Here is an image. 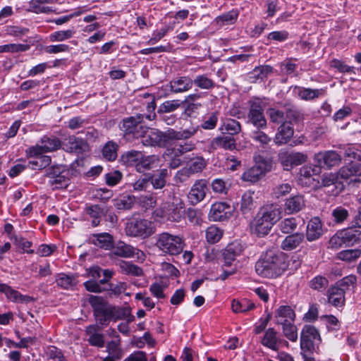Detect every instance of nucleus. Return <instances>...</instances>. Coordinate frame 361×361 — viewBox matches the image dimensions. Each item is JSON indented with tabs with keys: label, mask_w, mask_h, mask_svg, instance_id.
Here are the masks:
<instances>
[{
	"label": "nucleus",
	"mask_w": 361,
	"mask_h": 361,
	"mask_svg": "<svg viewBox=\"0 0 361 361\" xmlns=\"http://www.w3.org/2000/svg\"><path fill=\"white\" fill-rule=\"evenodd\" d=\"M298 221L295 217H288L281 220L279 225V231L284 234H292L298 227Z\"/></svg>",
	"instance_id": "c03bdc74"
},
{
	"label": "nucleus",
	"mask_w": 361,
	"mask_h": 361,
	"mask_svg": "<svg viewBox=\"0 0 361 361\" xmlns=\"http://www.w3.org/2000/svg\"><path fill=\"white\" fill-rule=\"evenodd\" d=\"M184 214V202L180 200L175 202H166L161 203L155 209L152 215L156 218H160L172 222H180Z\"/></svg>",
	"instance_id": "423d86ee"
},
{
	"label": "nucleus",
	"mask_w": 361,
	"mask_h": 361,
	"mask_svg": "<svg viewBox=\"0 0 361 361\" xmlns=\"http://www.w3.org/2000/svg\"><path fill=\"white\" fill-rule=\"evenodd\" d=\"M276 334L277 333L274 328H269L262 338V344L272 350H279V344L282 342V340L279 338Z\"/></svg>",
	"instance_id": "2f4dec72"
},
{
	"label": "nucleus",
	"mask_w": 361,
	"mask_h": 361,
	"mask_svg": "<svg viewBox=\"0 0 361 361\" xmlns=\"http://www.w3.org/2000/svg\"><path fill=\"white\" fill-rule=\"evenodd\" d=\"M249 111L247 123L253 125L258 130L267 127V119L264 116V105L259 98H255L248 102Z\"/></svg>",
	"instance_id": "6e6552de"
},
{
	"label": "nucleus",
	"mask_w": 361,
	"mask_h": 361,
	"mask_svg": "<svg viewBox=\"0 0 361 361\" xmlns=\"http://www.w3.org/2000/svg\"><path fill=\"white\" fill-rule=\"evenodd\" d=\"M149 185H152L154 190L163 189L167 183L169 171L167 169H161L154 173H147Z\"/></svg>",
	"instance_id": "6ab92c4d"
},
{
	"label": "nucleus",
	"mask_w": 361,
	"mask_h": 361,
	"mask_svg": "<svg viewBox=\"0 0 361 361\" xmlns=\"http://www.w3.org/2000/svg\"><path fill=\"white\" fill-rule=\"evenodd\" d=\"M145 115L136 114L133 116L123 118L119 123L118 128L122 133L123 137L132 142L136 139H141L144 146L166 147L175 140L188 138L195 135L197 129L192 128L177 131L173 128H168L165 131L153 128L148 133L149 128L144 122Z\"/></svg>",
	"instance_id": "f257e3e1"
},
{
	"label": "nucleus",
	"mask_w": 361,
	"mask_h": 361,
	"mask_svg": "<svg viewBox=\"0 0 361 361\" xmlns=\"http://www.w3.org/2000/svg\"><path fill=\"white\" fill-rule=\"evenodd\" d=\"M335 285H336L338 287L342 288L344 289V290H347L350 289V287H355L357 285V277L356 276L353 274H350L348 276H346L341 279V280L338 281Z\"/></svg>",
	"instance_id": "e2e57ef3"
},
{
	"label": "nucleus",
	"mask_w": 361,
	"mask_h": 361,
	"mask_svg": "<svg viewBox=\"0 0 361 361\" xmlns=\"http://www.w3.org/2000/svg\"><path fill=\"white\" fill-rule=\"evenodd\" d=\"M342 160V157L336 151L329 150L316 154L314 161L320 169H330L338 166Z\"/></svg>",
	"instance_id": "f8f14e48"
},
{
	"label": "nucleus",
	"mask_w": 361,
	"mask_h": 361,
	"mask_svg": "<svg viewBox=\"0 0 361 361\" xmlns=\"http://www.w3.org/2000/svg\"><path fill=\"white\" fill-rule=\"evenodd\" d=\"M309 287L318 292H323L329 286V280L325 276L317 275L308 283Z\"/></svg>",
	"instance_id": "49530a36"
},
{
	"label": "nucleus",
	"mask_w": 361,
	"mask_h": 361,
	"mask_svg": "<svg viewBox=\"0 0 361 361\" xmlns=\"http://www.w3.org/2000/svg\"><path fill=\"white\" fill-rule=\"evenodd\" d=\"M254 192L246 191L241 197L240 210L243 214H249L255 207L253 198Z\"/></svg>",
	"instance_id": "ea45409f"
},
{
	"label": "nucleus",
	"mask_w": 361,
	"mask_h": 361,
	"mask_svg": "<svg viewBox=\"0 0 361 361\" xmlns=\"http://www.w3.org/2000/svg\"><path fill=\"white\" fill-rule=\"evenodd\" d=\"M169 87L173 93H183L192 89V79L188 76H178L169 82Z\"/></svg>",
	"instance_id": "aec40b11"
},
{
	"label": "nucleus",
	"mask_w": 361,
	"mask_h": 361,
	"mask_svg": "<svg viewBox=\"0 0 361 361\" xmlns=\"http://www.w3.org/2000/svg\"><path fill=\"white\" fill-rule=\"evenodd\" d=\"M69 184L70 179L62 173L49 180V185L53 190L66 188Z\"/></svg>",
	"instance_id": "6e6d98bb"
},
{
	"label": "nucleus",
	"mask_w": 361,
	"mask_h": 361,
	"mask_svg": "<svg viewBox=\"0 0 361 361\" xmlns=\"http://www.w3.org/2000/svg\"><path fill=\"white\" fill-rule=\"evenodd\" d=\"M272 169V161L269 159H262L256 163L250 169L245 171L242 175L244 181L255 183L264 174Z\"/></svg>",
	"instance_id": "9b49d317"
},
{
	"label": "nucleus",
	"mask_w": 361,
	"mask_h": 361,
	"mask_svg": "<svg viewBox=\"0 0 361 361\" xmlns=\"http://www.w3.org/2000/svg\"><path fill=\"white\" fill-rule=\"evenodd\" d=\"M111 249L113 250L112 253L114 255L121 257H134L136 256L138 259H141L145 257V254L142 251L123 241H118L115 245H113Z\"/></svg>",
	"instance_id": "dca6fc26"
},
{
	"label": "nucleus",
	"mask_w": 361,
	"mask_h": 361,
	"mask_svg": "<svg viewBox=\"0 0 361 361\" xmlns=\"http://www.w3.org/2000/svg\"><path fill=\"white\" fill-rule=\"evenodd\" d=\"M243 250V245L238 241H233L229 243L225 248L223 256L224 259V265L230 266L235 258L239 256Z\"/></svg>",
	"instance_id": "393cba45"
},
{
	"label": "nucleus",
	"mask_w": 361,
	"mask_h": 361,
	"mask_svg": "<svg viewBox=\"0 0 361 361\" xmlns=\"http://www.w3.org/2000/svg\"><path fill=\"white\" fill-rule=\"evenodd\" d=\"M267 114L269 117L271 122L274 123H280L285 120V114L283 111L276 108H269Z\"/></svg>",
	"instance_id": "0e129e2a"
},
{
	"label": "nucleus",
	"mask_w": 361,
	"mask_h": 361,
	"mask_svg": "<svg viewBox=\"0 0 361 361\" xmlns=\"http://www.w3.org/2000/svg\"><path fill=\"white\" fill-rule=\"evenodd\" d=\"M345 245H353L361 240V231L348 228L341 231Z\"/></svg>",
	"instance_id": "a19ab883"
},
{
	"label": "nucleus",
	"mask_w": 361,
	"mask_h": 361,
	"mask_svg": "<svg viewBox=\"0 0 361 361\" xmlns=\"http://www.w3.org/2000/svg\"><path fill=\"white\" fill-rule=\"evenodd\" d=\"M361 255V250L360 249H350L342 250L338 253V258L341 260L345 262H352Z\"/></svg>",
	"instance_id": "3c124183"
},
{
	"label": "nucleus",
	"mask_w": 361,
	"mask_h": 361,
	"mask_svg": "<svg viewBox=\"0 0 361 361\" xmlns=\"http://www.w3.org/2000/svg\"><path fill=\"white\" fill-rule=\"evenodd\" d=\"M294 130L290 123H283L278 128L274 139L277 145L287 143L293 137Z\"/></svg>",
	"instance_id": "bb28decb"
},
{
	"label": "nucleus",
	"mask_w": 361,
	"mask_h": 361,
	"mask_svg": "<svg viewBox=\"0 0 361 361\" xmlns=\"http://www.w3.org/2000/svg\"><path fill=\"white\" fill-rule=\"evenodd\" d=\"M155 232V228L151 221L144 219H133L126 226V233L132 237L146 238Z\"/></svg>",
	"instance_id": "0eeeda50"
},
{
	"label": "nucleus",
	"mask_w": 361,
	"mask_h": 361,
	"mask_svg": "<svg viewBox=\"0 0 361 361\" xmlns=\"http://www.w3.org/2000/svg\"><path fill=\"white\" fill-rule=\"evenodd\" d=\"M88 302L91 305L94 317L97 324L103 326L111 321L124 319L129 314L130 306L120 307L109 304L102 297L90 295Z\"/></svg>",
	"instance_id": "f03ea898"
},
{
	"label": "nucleus",
	"mask_w": 361,
	"mask_h": 361,
	"mask_svg": "<svg viewBox=\"0 0 361 361\" xmlns=\"http://www.w3.org/2000/svg\"><path fill=\"white\" fill-rule=\"evenodd\" d=\"M286 269L283 257L273 250L266 252L255 264L257 274L266 278H276Z\"/></svg>",
	"instance_id": "20e7f679"
},
{
	"label": "nucleus",
	"mask_w": 361,
	"mask_h": 361,
	"mask_svg": "<svg viewBox=\"0 0 361 361\" xmlns=\"http://www.w3.org/2000/svg\"><path fill=\"white\" fill-rule=\"evenodd\" d=\"M305 239L303 233H294L287 235L281 243V248L285 251L296 249Z\"/></svg>",
	"instance_id": "cd10ccee"
},
{
	"label": "nucleus",
	"mask_w": 361,
	"mask_h": 361,
	"mask_svg": "<svg viewBox=\"0 0 361 361\" xmlns=\"http://www.w3.org/2000/svg\"><path fill=\"white\" fill-rule=\"evenodd\" d=\"M332 217L336 224H341L349 216V212L347 209L340 206L332 211Z\"/></svg>",
	"instance_id": "680f3d73"
},
{
	"label": "nucleus",
	"mask_w": 361,
	"mask_h": 361,
	"mask_svg": "<svg viewBox=\"0 0 361 361\" xmlns=\"http://www.w3.org/2000/svg\"><path fill=\"white\" fill-rule=\"evenodd\" d=\"M275 318L278 324L294 322L295 313L290 306L281 305L276 310Z\"/></svg>",
	"instance_id": "c85d7f7f"
},
{
	"label": "nucleus",
	"mask_w": 361,
	"mask_h": 361,
	"mask_svg": "<svg viewBox=\"0 0 361 361\" xmlns=\"http://www.w3.org/2000/svg\"><path fill=\"white\" fill-rule=\"evenodd\" d=\"M118 145L116 142L108 141L102 148V156L109 161H114L118 157Z\"/></svg>",
	"instance_id": "37998d69"
},
{
	"label": "nucleus",
	"mask_w": 361,
	"mask_h": 361,
	"mask_svg": "<svg viewBox=\"0 0 361 361\" xmlns=\"http://www.w3.org/2000/svg\"><path fill=\"white\" fill-rule=\"evenodd\" d=\"M214 149L223 148L226 150L233 151L236 149V140L232 136L223 134L214 138L211 142Z\"/></svg>",
	"instance_id": "c756f323"
},
{
	"label": "nucleus",
	"mask_w": 361,
	"mask_h": 361,
	"mask_svg": "<svg viewBox=\"0 0 361 361\" xmlns=\"http://www.w3.org/2000/svg\"><path fill=\"white\" fill-rule=\"evenodd\" d=\"M203 90H210L216 87V83L213 79L209 78L207 74H199L192 79V85Z\"/></svg>",
	"instance_id": "e433bc0d"
},
{
	"label": "nucleus",
	"mask_w": 361,
	"mask_h": 361,
	"mask_svg": "<svg viewBox=\"0 0 361 361\" xmlns=\"http://www.w3.org/2000/svg\"><path fill=\"white\" fill-rule=\"evenodd\" d=\"M281 325L282 326L284 336L290 341H296L298 339L297 327L293 324V322H287Z\"/></svg>",
	"instance_id": "603ef678"
},
{
	"label": "nucleus",
	"mask_w": 361,
	"mask_h": 361,
	"mask_svg": "<svg viewBox=\"0 0 361 361\" xmlns=\"http://www.w3.org/2000/svg\"><path fill=\"white\" fill-rule=\"evenodd\" d=\"M322 341L319 331L315 326L306 324L300 334V348L304 352L312 353L314 345Z\"/></svg>",
	"instance_id": "9d476101"
},
{
	"label": "nucleus",
	"mask_w": 361,
	"mask_h": 361,
	"mask_svg": "<svg viewBox=\"0 0 361 361\" xmlns=\"http://www.w3.org/2000/svg\"><path fill=\"white\" fill-rule=\"evenodd\" d=\"M233 211V207L226 202H215L211 207L209 216L213 221H223L228 219Z\"/></svg>",
	"instance_id": "4468645a"
},
{
	"label": "nucleus",
	"mask_w": 361,
	"mask_h": 361,
	"mask_svg": "<svg viewBox=\"0 0 361 361\" xmlns=\"http://www.w3.org/2000/svg\"><path fill=\"white\" fill-rule=\"evenodd\" d=\"M89 240L94 245L104 250L111 249L114 245L113 235L106 232L91 234Z\"/></svg>",
	"instance_id": "4be33fe9"
},
{
	"label": "nucleus",
	"mask_w": 361,
	"mask_h": 361,
	"mask_svg": "<svg viewBox=\"0 0 361 361\" xmlns=\"http://www.w3.org/2000/svg\"><path fill=\"white\" fill-rule=\"evenodd\" d=\"M26 155L31 159L27 162V168L32 170H42L48 167L51 163V158L50 156L40 154L38 155L31 156L28 152V149L26 150Z\"/></svg>",
	"instance_id": "5701e85b"
},
{
	"label": "nucleus",
	"mask_w": 361,
	"mask_h": 361,
	"mask_svg": "<svg viewBox=\"0 0 361 361\" xmlns=\"http://www.w3.org/2000/svg\"><path fill=\"white\" fill-rule=\"evenodd\" d=\"M142 155V152L138 150H129L124 152L120 157L119 161L124 166H135L139 162Z\"/></svg>",
	"instance_id": "f704fd0d"
},
{
	"label": "nucleus",
	"mask_w": 361,
	"mask_h": 361,
	"mask_svg": "<svg viewBox=\"0 0 361 361\" xmlns=\"http://www.w3.org/2000/svg\"><path fill=\"white\" fill-rule=\"evenodd\" d=\"M292 190L289 183H281L276 185L272 190V195L276 198H280L288 194Z\"/></svg>",
	"instance_id": "338daca9"
},
{
	"label": "nucleus",
	"mask_w": 361,
	"mask_h": 361,
	"mask_svg": "<svg viewBox=\"0 0 361 361\" xmlns=\"http://www.w3.org/2000/svg\"><path fill=\"white\" fill-rule=\"evenodd\" d=\"M345 292L344 289L336 285L331 286L327 290L329 303L335 307H342L345 302Z\"/></svg>",
	"instance_id": "a211bd4d"
},
{
	"label": "nucleus",
	"mask_w": 361,
	"mask_h": 361,
	"mask_svg": "<svg viewBox=\"0 0 361 361\" xmlns=\"http://www.w3.org/2000/svg\"><path fill=\"white\" fill-rule=\"evenodd\" d=\"M185 166L195 174L201 172L205 168L206 161L202 157H192Z\"/></svg>",
	"instance_id": "de8ad7c7"
},
{
	"label": "nucleus",
	"mask_w": 361,
	"mask_h": 361,
	"mask_svg": "<svg viewBox=\"0 0 361 361\" xmlns=\"http://www.w3.org/2000/svg\"><path fill=\"white\" fill-rule=\"evenodd\" d=\"M122 177L123 175L120 171H111L105 175L106 183L109 186H114L121 181Z\"/></svg>",
	"instance_id": "774afa93"
},
{
	"label": "nucleus",
	"mask_w": 361,
	"mask_h": 361,
	"mask_svg": "<svg viewBox=\"0 0 361 361\" xmlns=\"http://www.w3.org/2000/svg\"><path fill=\"white\" fill-rule=\"evenodd\" d=\"M340 178L350 182H360L361 180V163L350 161L348 164L342 166L338 171Z\"/></svg>",
	"instance_id": "ddd939ff"
},
{
	"label": "nucleus",
	"mask_w": 361,
	"mask_h": 361,
	"mask_svg": "<svg viewBox=\"0 0 361 361\" xmlns=\"http://www.w3.org/2000/svg\"><path fill=\"white\" fill-rule=\"evenodd\" d=\"M281 208L276 204L262 206L250 224L252 233L260 238L267 235L281 218Z\"/></svg>",
	"instance_id": "7ed1b4c3"
},
{
	"label": "nucleus",
	"mask_w": 361,
	"mask_h": 361,
	"mask_svg": "<svg viewBox=\"0 0 361 361\" xmlns=\"http://www.w3.org/2000/svg\"><path fill=\"white\" fill-rule=\"evenodd\" d=\"M219 112L214 111L204 118L201 124V127L205 130H212L216 126L218 121Z\"/></svg>",
	"instance_id": "69168bd1"
},
{
	"label": "nucleus",
	"mask_w": 361,
	"mask_h": 361,
	"mask_svg": "<svg viewBox=\"0 0 361 361\" xmlns=\"http://www.w3.org/2000/svg\"><path fill=\"white\" fill-rule=\"evenodd\" d=\"M323 233L322 222L318 217L310 219L307 226L306 238L308 241L319 239Z\"/></svg>",
	"instance_id": "a878e982"
},
{
	"label": "nucleus",
	"mask_w": 361,
	"mask_h": 361,
	"mask_svg": "<svg viewBox=\"0 0 361 361\" xmlns=\"http://www.w3.org/2000/svg\"><path fill=\"white\" fill-rule=\"evenodd\" d=\"M238 16V12L235 10H232L216 18V22L220 25H231L234 23Z\"/></svg>",
	"instance_id": "8fccbe9b"
},
{
	"label": "nucleus",
	"mask_w": 361,
	"mask_h": 361,
	"mask_svg": "<svg viewBox=\"0 0 361 361\" xmlns=\"http://www.w3.org/2000/svg\"><path fill=\"white\" fill-rule=\"evenodd\" d=\"M30 46L24 44H8L0 46V53L4 52H23L29 50Z\"/></svg>",
	"instance_id": "5fc2aeb1"
},
{
	"label": "nucleus",
	"mask_w": 361,
	"mask_h": 361,
	"mask_svg": "<svg viewBox=\"0 0 361 361\" xmlns=\"http://www.w3.org/2000/svg\"><path fill=\"white\" fill-rule=\"evenodd\" d=\"M40 145H36L28 148L31 156L38 155L48 152H53L62 146V142L54 135H45L39 140Z\"/></svg>",
	"instance_id": "1a4fd4ad"
},
{
	"label": "nucleus",
	"mask_w": 361,
	"mask_h": 361,
	"mask_svg": "<svg viewBox=\"0 0 361 361\" xmlns=\"http://www.w3.org/2000/svg\"><path fill=\"white\" fill-rule=\"evenodd\" d=\"M219 130L223 134L228 136L238 135L241 131V125L239 121L233 118H226L221 124Z\"/></svg>",
	"instance_id": "72a5a7b5"
},
{
	"label": "nucleus",
	"mask_w": 361,
	"mask_h": 361,
	"mask_svg": "<svg viewBox=\"0 0 361 361\" xmlns=\"http://www.w3.org/2000/svg\"><path fill=\"white\" fill-rule=\"evenodd\" d=\"M180 106L178 100H167L158 107L157 114H171L178 109Z\"/></svg>",
	"instance_id": "13d9d810"
},
{
	"label": "nucleus",
	"mask_w": 361,
	"mask_h": 361,
	"mask_svg": "<svg viewBox=\"0 0 361 361\" xmlns=\"http://www.w3.org/2000/svg\"><path fill=\"white\" fill-rule=\"evenodd\" d=\"M323 89L298 87V96L304 100H310L324 94Z\"/></svg>",
	"instance_id": "a18cd8bd"
},
{
	"label": "nucleus",
	"mask_w": 361,
	"mask_h": 361,
	"mask_svg": "<svg viewBox=\"0 0 361 361\" xmlns=\"http://www.w3.org/2000/svg\"><path fill=\"white\" fill-rule=\"evenodd\" d=\"M193 135H191L188 138L181 139L180 140L182 141L176 145L173 149L176 157L181 156L187 152L192 151L195 148V143L192 140H189V139ZM178 140H175L171 145ZM169 146H171V145Z\"/></svg>",
	"instance_id": "58836bf2"
},
{
	"label": "nucleus",
	"mask_w": 361,
	"mask_h": 361,
	"mask_svg": "<svg viewBox=\"0 0 361 361\" xmlns=\"http://www.w3.org/2000/svg\"><path fill=\"white\" fill-rule=\"evenodd\" d=\"M207 183L205 180L200 179L196 180L188 193V197L189 202L192 205H195L197 203L202 201L207 193Z\"/></svg>",
	"instance_id": "f3484780"
},
{
	"label": "nucleus",
	"mask_w": 361,
	"mask_h": 361,
	"mask_svg": "<svg viewBox=\"0 0 361 361\" xmlns=\"http://www.w3.org/2000/svg\"><path fill=\"white\" fill-rule=\"evenodd\" d=\"M279 159L286 170H289L294 166L305 163L307 156L301 152H281L279 154Z\"/></svg>",
	"instance_id": "2eb2a0df"
},
{
	"label": "nucleus",
	"mask_w": 361,
	"mask_h": 361,
	"mask_svg": "<svg viewBox=\"0 0 361 361\" xmlns=\"http://www.w3.org/2000/svg\"><path fill=\"white\" fill-rule=\"evenodd\" d=\"M89 150V145L85 140L71 136L68 138L66 151L71 153L82 154Z\"/></svg>",
	"instance_id": "7c9ffc66"
},
{
	"label": "nucleus",
	"mask_w": 361,
	"mask_h": 361,
	"mask_svg": "<svg viewBox=\"0 0 361 361\" xmlns=\"http://www.w3.org/2000/svg\"><path fill=\"white\" fill-rule=\"evenodd\" d=\"M56 283L63 289H73L77 286V276L74 274H58L56 276Z\"/></svg>",
	"instance_id": "c9c22d12"
},
{
	"label": "nucleus",
	"mask_w": 361,
	"mask_h": 361,
	"mask_svg": "<svg viewBox=\"0 0 361 361\" xmlns=\"http://www.w3.org/2000/svg\"><path fill=\"white\" fill-rule=\"evenodd\" d=\"M133 188V192L146 191L149 188V182L147 173H144L134 182L129 183Z\"/></svg>",
	"instance_id": "09e8293b"
},
{
	"label": "nucleus",
	"mask_w": 361,
	"mask_h": 361,
	"mask_svg": "<svg viewBox=\"0 0 361 361\" xmlns=\"http://www.w3.org/2000/svg\"><path fill=\"white\" fill-rule=\"evenodd\" d=\"M155 246L166 255H178L183 252L185 242L178 235L163 232L157 235Z\"/></svg>",
	"instance_id": "39448f33"
},
{
	"label": "nucleus",
	"mask_w": 361,
	"mask_h": 361,
	"mask_svg": "<svg viewBox=\"0 0 361 361\" xmlns=\"http://www.w3.org/2000/svg\"><path fill=\"white\" fill-rule=\"evenodd\" d=\"M253 141L259 144L262 147H266L271 141V138L261 130H255L250 135Z\"/></svg>",
	"instance_id": "4d7b16f0"
},
{
	"label": "nucleus",
	"mask_w": 361,
	"mask_h": 361,
	"mask_svg": "<svg viewBox=\"0 0 361 361\" xmlns=\"http://www.w3.org/2000/svg\"><path fill=\"white\" fill-rule=\"evenodd\" d=\"M75 33L74 29L56 31L50 35L49 39L51 42H62L71 38Z\"/></svg>",
	"instance_id": "bf43d9fd"
},
{
	"label": "nucleus",
	"mask_w": 361,
	"mask_h": 361,
	"mask_svg": "<svg viewBox=\"0 0 361 361\" xmlns=\"http://www.w3.org/2000/svg\"><path fill=\"white\" fill-rule=\"evenodd\" d=\"M274 71L271 66L262 65L256 66L248 74L249 80L250 82H257L258 80H263L268 77Z\"/></svg>",
	"instance_id": "473e14b6"
},
{
	"label": "nucleus",
	"mask_w": 361,
	"mask_h": 361,
	"mask_svg": "<svg viewBox=\"0 0 361 361\" xmlns=\"http://www.w3.org/2000/svg\"><path fill=\"white\" fill-rule=\"evenodd\" d=\"M135 166V171L140 173L145 171H149L157 167L160 162V159L158 155H144L142 153L140 159Z\"/></svg>",
	"instance_id": "b1692460"
},
{
	"label": "nucleus",
	"mask_w": 361,
	"mask_h": 361,
	"mask_svg": "<svg viewBox=\"0 0 361 361\" xmlns=\"http://www.w3.org/2000/svg\"><path fill=\"white\" fill-rule=\"evenodd\" d=\"M86 212L93 219L92 226L95 227L99 225L101 217L104 214L105 210L101 205L94 204L86 207Z\"/></svg>",
	"instance_id": "79ce46f5"
},
{
	"label": "nucleus",
	"mask_w": 361,
	"mask_h": 361,
	"mask_svg": "<svg viewBox=\"0 0 361 361\" xmlns=\"http://www.w3.org/2000/svg\"><path fill=\"white\" fill-rule=\"evenodd\" d=\"M231 308L235 313H245L255 308V303L247 299H233L231 302Z\"/></svg>",
	"instance_id": "4c0bfd02"
},
{
	"label": "nucleus",
	"mask_w": 361,
	"mask_h": 361,
	"mask_svg": "<svg viewBox=\"0 0 361 361\" xmlns=\"http://www.w3.org/2000/svg\"><path fill=\"white\" fill-rule=\"evenodd\" d=\"M222 236V231L215 226H211L206 230V238L209 243L218 242Z\"/></svg>",
	"instance_id": "052dcab7"
},
{
	"label": "nucleus",
	"mask_w": 361,
	"mask_h": 361,
	"mask_svg": "<svg viewBox=\"0 0 361 361\" xmlns=\"http://www.w3.org/2000/svg\"><path fill=\"white\" fill-rule=\"evenodd\" d=\"M305 207V200L302 195H292L286 199L284 211L288 214H296Z\"/></svg>",
	"instance_id": "412c9836"
},
{
	"label": "nucleus",
	"mask_w": 361,
	"mask_h": 361,
	"mask_svg": "<svg viewBox=\"0 0 361 361\" xmlns=\"http://www.w3.org/2000/svg\"><path fill=\"white\" fill-rule=\"evenodd\" d=\"M120 268L122 272L128 275L140 276L143 274V271L141 267L130 262L122 263Z\"/></svg>",
	"instance_id": "864d4df0"
}]
</instances>
